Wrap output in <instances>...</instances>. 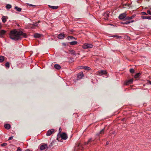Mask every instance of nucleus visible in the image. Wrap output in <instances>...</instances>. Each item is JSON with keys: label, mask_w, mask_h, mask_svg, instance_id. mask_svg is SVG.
<instances>
[{"label": "nucleus", "mask_w": 151, "mask_h": 151, "mask_svg": "<svg viewBox=\"0 0 151 151\" xmlns=\"http://www.w3.org/2000/svg\"><path fill=\"white\" fill-rule=\"evenodd\" d=\"M150 84H151V81H150Z\"/></svg>", "instance_id": "nucleus-50"}, {"label": "nucleus", "mask_w": 151, "mask_h": 151, "mask_svg": "<svg viewBox=\"0 0 151 151\" xmlns=\"http://www.w3.org/2000/svg\"><path fill=\"white\" fill-rule=\"evenodd\" d=\"M14 9L16 10L18 12H21L22 10V9L18 6H16L15 7Z\"/></svg>", "instance_id": "nucleus-24"}, {"label": "nucleus", "mask_w": 151, "mask_h": 151, "mask_svg": "<svg viewBox=\"0 0 151 151\" xmlns=\"http://www.w3.org/2000/svg\"><path fill=\"white\" fill-rule=\"evenodd\" d=\"M48 6L49 8H51L53 9H56L58 8V6H51L50 5H48Z\"/></svg>", "instance_id": "nucleus-22"}, {"label": "nucleus", "mask_w": 151, "mask_h": 151, "mask_svg": "<svg viewBox=\"0 0 151 151\" xmlns=\"http://www.w3.org/2000/svg\"><path fill=\"white\" fill-rule=\"evenodd\" d=\"M17 151H21V149L20 147H17Z\"/></svg>", "instance_id": "nucleus-38"}, {"label": "nucleus", "mask_w": 151, "mask_h": 151, "mask_svg": "<svg viewBox=\"0 0 151 151\" xmlns=\"http://www.w3.org/2000/svg\"><path fill=\"white\" fill-rule=\"evenodd\" d=\"M107 74V71L105 70H101L98 71L97 72V74L100 76L103 75L104 74Z\"/></svg>", "instance_id": "nucleus-5"}, {"label": "nucleus", "mask_w": 151, "mask_h": 151, "mask_svg": "<svg viewBox=\"0 0 151 151\" xmlns=\"http://www.w3.org/2000/svg\"><path fill=\"white\" fill-rule=\"evenodd\" d=\"M62 131V130L61 129V128H60L59 130V133H61Z\"/></svg>", "instance_id": "nucleus-41"}, {"label": "nucleus", "mask_w": 151, "mask_h": 151, "mask_svg": "<svg viewBox=\"0 0 151 151\" xmlns=\"http://www.w3.org/2000/svg\"><path fill=\"white\" fill-rule=\"evenodd\" d=\"M141 14L143 15H147V13L145 12H141Z\"/></svg>", "instance_id": "nucleus-35"}, {"label": "nucleus", "mask_w": 151, "mask_h": 151, "mask_svg": "<svg viewBox=\"0 0 151 151\" xmlns=\"http://www.w3.org/2000/svg\"><path fill=\"white\" fill-rule=\"evenodd\" d=\"M123 37L124 39H126L127 40H129L130 38L129 37H128V36H127L125 35H123Z\"/></svg>", "instance_id": "nucleus-29"}, {"label": "nucleus", "mask_w": 151, "mask_h": 151, "mask_svg": "<svg viewBox=\"0 0 151 151\" xmlns=\"http://www.w3.org/2000/svg\"><path fill=\"white\" fill-rule=\"evenodd\" d=\"M25 151H30V150H29V149H27V150H26Z\"/></svg>", "instance_id": "nucleus-47"}, {"label": "nucleus", "mask_w": 151, "mask_h": 151, "mask_svg": "<svg viewBox=\"0 0 151 151\" xmlns=\"http://www.w3.org/2000/svg\"><path fill=\"white\" fill-rule=\"evenodd\" d=\"M4 127L7 129H9L11 127V126L9 124H6L4 125Z\"/></svg>", "instance_id": "nucleus-19"}, {"label": "nucleus", "mask_w": 151, "mask_h": 151, "mask_svg": "<svg viewBox=\"0 0 151 151\" xmlns=\"http://www.w3.org/2000/svg\"><path fill=\"white\" fill-rule=\"evenodd\" d=\"M77 43V42L76 41H72L70 42V44L71 45H75Z\"/></svg>", "instance_id": "nucleus-25"}, {"label": "nucleus", "mask_w": 151, "mask_h": 151, "mask_svg": "<svg viewBox=\"0 0 151 151\" xmlns=\"http://www.w3.org/2000/svg\"><path fill=\"white\" fill-rule=\"evenodd\" d=\"M7 145V144L6 143H4L2 144L1 146H6Z\"/></svg>", "instance_id": "nucleus-40"}, {"label": "nucleus", "mask_w": 151, "mask_h": 151, "mask_svg": "<svg viewBox=\"0 0 151 151\" xmlns=\"http://www.w3.org/2000/svg\"><path fill=\"white\" fill-rule=\"evenodd\" d=\"M119 19H123V14H121L119 16Z\"/></svg>", "instance_id": "nucleus-32"}, {"label": "nucleus", "mask_w": 151, "mask_h": 151, "mask_svg": "<svg viewBox=\"0 0 151 151\" xmlns=\"http://www.w3.org/2000/svg\"><path fill=\"white\" fill-rule=\"evenodd\" d=\"M69 52L72 55H76V53L73 50H69Z\"/></svg>", "instance_id": "nucleus-20"}, {"label": "nucleus", "mask_w": 151, "mask_h": 151, "mask_svg": "<svg viewBox=\"0 0 151 151\" xmlns=\"http://www.w3.org/2000/svg\"><path fill=\"white\" fill-rule=\"evenodd\" d=\"M141 74L140 73H138L135 74L134 76V78H138L140 75Z\"/></svg>", "instance_id": "nucleus-27"}, {"label": "nucleus", "mask_w": 151, "mask_h": 151, "mask_svg": "<svg viewBox=\"0 0 151 151\" xmlns=\"http://www.w3.org/2000/svg\"><path fill=\"white\" fill-rule=\"evenodd\" d=\"M83 69L87 70H89L90 69V68L87 66H84V67H83Z\"/></svg>", "instance_id": "nucleus-31"}, {"label": "nucleus", "mask_w": 151, "mask_h": 151, "mask_svg": "<svg viewBox=\"0 0 151 151\" xmlns=\"http://www.w3.org/2000/svg\"><path fill=\"white\" fill-rule=\"evenodd\" d=\"M109 142H107L106 143V145H108V144H109Z\"/></svg>", "instance_id": "nucleus-46"}, {"label": "nucleus", "mask_w": 151, "mask_h": 151, "mask_svg": "<svg viewBox=\"0 0 151 151\" xmlns=\"http://www.w3.org/2000/svg\"><path fill=\"white\" fill-rule=\"evenodd\" d=\"M129 71L131 73H133L134 72V70L132 68L130 69Z\"/></svg>", "instance_id": "nucleus-33"}, {"label": "nucleus", "mask_w": 151, "mask_h": 151, "mask_svg": "<svg viewBox=\"0 0 151 151\" xmlns=\"http://www.w3.org/2000/svg\"><path fill=\"white\" fill-rule=\"evenodd\" d=\"M6 8L7 9H10L12 8V6L9 4H7L6 6Z\"/></svg>", "instance_id": "nucleus-30"}, {"label": "nucleus", "mask_w": 151, "mask_h": 151, "mask_svg": "<svg viewBox=\"0 0 151 151\" xmlns=\"http://www.w3.org/2000/svg\"><path fill=\"white\" fill-rule=\"evenodd\" d=\"M54 130L53 129H51L49 130L46 133V135L49 136L51 135L54 132Z\"/></svg>", "instance_id": "nucleus-8"}, {"label": "nucleus", "mask_w": 151, "mask_h": 151, "mask_svg": "<svg viewBox=\"0 0 151 151\" xmlns=\"http://www.w3.org/2000/svg\"><path fill=\"white\" fill-rule=\"evenodd\" d=\"M84 66H81V69H83V67H84Z\"/></svg>", "instance_id": "nucleus-44"}, {"label": "nucleus", "mask_w": 151, "mask_h": 151, "mask_svg": "<svg viewBox=\"0 0 151 151\" xmlns=\"http://www.w3.org/2000/svg\"><path fill=\"white\" fill-rule=\"evenodd\" d=\"M10 38L15 40H18L21 38V36L26 37L27 35L25 33L20 31H17L15 29L11 31L10 34Z\"/></svg>", "instance_id": "nucleus-1"}, {"label": "nucleus", "mask_w": 151, "mask_h": 151, "mask_svg": "<svg viewBox=\"0 0 151 151\" xmlns=\"http://www.w3.org/2000/svg\"><path fill=\"white\" fill-rule=\"evenodd\" d=\"M114 37H116L118 38H122V37L121 36H117V35H114Z\"/></svg>", "instance_id": "nucleus-36"}, {"label": "nucleus", "mask_w": 151, "mask_h": 151, "mask_svg": "<svg viewBox=\"0 0 151 151\" xmlns=\"http://www.w3.org/2000/svg\"><path fill=\"white\" fill-rule=\"evenodd\" d=\"M29 5V6H34V5H32V4H30Z\"/></svg>", "instance_id": "nucleus-48"}, {"label": "nucleus", "mask_w": 151, "mask_h": 151, "mask_svg": "<svg viewBox=\"0 0 151 151\" xmlns=\"http://www.w3.org/2000/svg\"><path fill=\"white\" fill-rule=\"evenodd\" d=\"M104 17L106 18H104V19L105 20H107L108 19V18L109 17V12H107L104 13Z\"/></svg>", "instance_id": "nucleus-9"}, {"label": "nucleus", "mask_w": 151, "mask_h": 151, "mask_svg": "<svg viewBox=\"0 0 151 151\" xmlns=\"http://www.w3.org/2000/svg\"><path fill=\"white\" fill-rule=\"evenodd\" d=\"M60 137H61L62 139L64 140L68 138V136L67 134L65 133H63L60 135Z\"/></svg>", "instance_id": "nucleus-6"}, {"label": "nucleus", "mask_w": 151, "mask_h": 151, "mask_svg": "<svg viewBox=\"0 0 151 151\" xmlns=\"http://www.w3.org/2000/svg\"><path fill=\"white\" fill-rule=\"evenodd\" d=\"M73 38V37H72L71 36H68V39H72V38Z\"/></svg>", "instance_id": "nucleus-42"}, {"label": "nucleus", "mask_w": 151, "mask_h": 151, "mask_svg": "<svg viewBox=\"0 0 151 151\" xmlns=\"http://www.w3.org/2000/svg\"><path fill=\"white\" fill-rule=\"evenodd\" d=\"M104 129H103L100 132V134H102L104 132Z\"/></svg>", "instance_id": "nucleus-37"}, {"label": "nucleus", "mask_w": 151, "mask_h": 151, "mask_svg": "<svg viewBox=\"0 0 151 151\" xmlns=\"http://www.w3.org/2000/svg\"><path fill=\"white\" fill-rule=\"evenodd\" d=\"M84 75L82 72L80 73L77 75V78L78 79H81L83 76Z\"/></svg>", "instance_id": "nucleus-11"}, {"label": "nucleus", "mask_w": 151, "mask_h": 151, "mask_svg": "<svg viewBox=\"0 0 151 151\" xmlns=\"http://www.w3.org/2000/svg\"><path fill=\"white\" fill-rule=\"evenodd\" d=\"M8 18L7 17L3 16L2 17L1 19L3 22L5 23L7 21V19Z\"/></svg>", "instance_id": "nucleus-14"}, {"label": "nucleus", "mask_w": 151, "mask_h": 151, "mask_svg": "<svg viewBox=\"0 0 151 151\" xmlns=\"http://www.w3.org/2000/svg\"><path fill=\"white\" fill-rule=\"evenodd\" d=\"M75 148L76 149H79L83 150V147L81 145L79 144L78 145H76V146Z\"/></svg>", "instance_id": "nucleus-13"}, {"label": "nucleus", "mask_w": 151, "mask_h": 151, "mask_svg": "<svg viewBox=\"0 0 151 151\" xmlns=\"http://www.w3.org/2000/svg\"><path fill=\"white\" fill-rule=\"evenodd\" d=\"M141 18L143 19H151V16H142Z\"/></svg>", "instance_id": "nucleus-15"}, {"label": "nucleus", "mask_w": 151, "mask_h": 151, "mask_svg": "<svg viewBox=\"0 0 151 151\" xmlns=\"http://www.w3.org/2000/svg\"><path fill=\"white\" fill-rule=\"evenodd\" d=\"M54 67L57 69H60L61 68L60 65L58 64H55L54 65Z\"/></svg>", "instance_id": "nucleus-23"}, {"label": "nucleus", "mask_w": 151, "mask_h": 151, "mask_svg": "<svg viewBox=\"0 0 151 151\" xmlns=\"http://www.w3.org/2000/svg\"><path fill=\"white\" fill-rule=\"evenodd\" d=\"M147 13L148 14L151 15V11H150V10H147Z\"/></svg>", "instance_id": "nucleus-34"}, {"label": "nucleus", "mask_w": 151, "mask_h": 151, "mask_svg": "<svg viewBox=\"0 0 151 151\" xmlns=\"http://www.w3.org/2000/svg\"><path fill=\"white\" fill-rule=\"evenodd\" d=\"M133 81V79L132 78L129 80H127L124 82V84L125 85H128L132 84Z\"/></svg>", "instance_id": "nucleus-4"}, {"label": "nucleus", "mask_w": 151, "mask_h": 151, "mask_svg": "<svg viewBox=\"0 0 151 151\" xmlns=\"http://www.w3.org/2000/svg\"><path fill=\"white\" fill-rule=\"evenodd\" d=\"M123 8H126L127 9H129L130 7V4H123Z\"/></svg>", "instance_id": "nucleus-16"}, {"label": "nucleus", "mask_w": 151, "mask_h": 151, "mask_svg": "<svg viewBox=\"0 0 151 151\" xmlns=\"http://www.w3.org/2000/svg\"><path fill=\"white\" fill-rule=\"evenodd\" d=\"M94 141V140H92V138H90L88 139L87 142H85L84 144L85 145H87L89 144L90 142Z\"/></svg>", "instance_id": "nucleus-17"}, {"label": "nucleus", "mask_w": 151, "mask_h": 151, "mask_svg": "<svg viewBox=\"0 0 151 151\" xmlns=\"http://www.w3.org/2000/svg\"><path fill=\"white\" fill-rule=\"evenodd\" d=\"M6 32V31L4 30H1L0 32V36H2L4 35Z\"/></svg>", "instance_id": "nucleus-18"}, {"label": "nucleus", "mask_w": 151, "mask_h": 151, "mask_svg": "<svg viewBox=\"0 0 151 151\" xmlns=\"http://www.w3.org/2000/svg\"><path fill=\"white\" fill-rule=\"evenodd\" d=\"M42 35L38 34V33H35L34 35V37L35 38H39Z\"/></svg>", "instance_id": "nucleus-21"}, {"label": "nucleus", "mask_w": 151, "mask_h": 151, "mask_svg": "<svg viewBox=\"0 0 151 151\" xmlns=\"http://www.w3.org/2000/svg\"><path fill=\"white\" fill-rule=\"evenodd\" d=\"M5 66L6 68H9L10 67L9 63L8 62H6L5 64Z\"/></svg>", "instance_id": "nucleus-28"}, {"label": "nucleus", "mask_w": 151, "mask_h": 151, "mask_svg": "<svg viewBox=\"0 0 151 151\" xmlns=\"http://www.w3.org/2000/svg\"><path fill=\"white\" fill-rule=\"evenodd\" d=\"M83 49H88V48H91L93 47V45L92 44L85 43L82 46Z\"/></svg>", "instance_id": "nucleus-2"}, {"label": "nucleus", "mask_w": 151, "mask_h": 151, "mask_svg": "<svg viewBox=\"0 0 151 151\" xmlns=\"http://www.w3.org/2000/svg\"><path fill=\"white\" fill-rule=\"evenodd\" d=\"M134 16H133L131 17H126V15L125 13H123V21L126 20H131L132 19L134 18Z\"/></svg>", "instance_id": "nucleus-3"}, {"label": "nucleus", "mask_w": 151, "mask_h": 151, "mask_svg": "<svg viewBox=\"0 0 151 151\" xmlns=\"http://www.w3.org/2000/svg\"><path fill=\"white\" fill-rule=\"evenodd\" d=\"M77 54L78 55H79V54H80L79 53H77Z\"/></svg>", "instance_id": "nucleus-49"}, {"label": "nucleus", "mask_w": 151, "mask_h": 151, "mask_svg": "<svg viewBox=\"0 0 151 151\" xmlns=\"http://www.w3.org/2000/svg\"><path fill=\"white\" fill-rule=\"evenodd\" d=\"M128 21H125V20L123 21V24H128L130 23L133 22H134V20H127Z\"/></svg>", "instance_id": "nucleus-12"}, {"label": "nucleus", "mask_w": 151, "mask_h": 151, "mask_svg": "<svg viewBox=\"0 0 151 151\" xmlns=\"http://www.w3.org/2000/svg\"><path fill=\"white\" fill-rule=\"evenodd\" d=\"M4 60V56H0V62H3Z\"/></svg>", "instance_id": "nucleus-26"}, {"label": "nucleus", "mask_w": 151, "mask_h": 151, "mask_svg": "<svg viewBox=\"0 0 151 151\" xmlns=\"http://www.w3.org/2000/svg\"><path fill=\"white\" fill-rule=\"evenodd\" d=\"M2 27V26L1 25V23L0 22V29H1Z\"/></svg>", "instance_id": "nucleus-45"}, {"label": "nucleus", "mask_w": 151, "mask_h": 151, "mask_svg": "<svg viewBox=\"0 0 151 151\" xmlns=\"http://www.w3.org/2000/svg\"><path fill=\"white\" fill-rule=\"evenodd\" d=\"M48 148V147L47 144H45L42 145L40 146V149L41 150H45L46 149Z\"/></svg>", "instance_id": "nucleus-7"}, {"label": "nucleus", "mask_w": 151, "mask_h": 151, "mask_svg": "<svg viewBox=\"0 0 151 151\" xmlns=\"http://www.w3.org/2000/svg\"><path fill=\"white\" fill-rule=\"evenodd\" d=\"M59 137H59V135H58V138H57V140H58V141H59Z\"/></svg>", "instance_id": "nucleus-43"}, {"label": "nucleus", "mask_w": 151, "mask_h": 151, "mask_svg": "<svg viewBox=\"0 0 151 151\" xmlns=\"http://www.w3.org/2000/svg\"><path fill=\"white\" fill-rule=\"evenodd\" d=\"M13 136H11V137H9L8 140H11L12 139H13Z\"/></svg>", "instance_id": "nucleus-39"}, {"label": "nucleus", "mask_w": 151, "mask_h": 151, "mask_svg": "<svg viewBox=\"0 0 151 151\" xmlns=\"http://www.w3.org/2000/svg\"><path fill=\"white\" fill-rule=\"evenodd\" d=\"M65 37V35L63 33H61L59 34L58 36V38L60 39H63Z\"/></svg>", "instance_id": "nucleus-10"}]
</instances>
